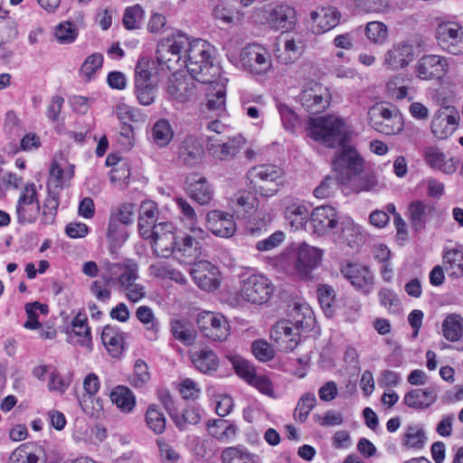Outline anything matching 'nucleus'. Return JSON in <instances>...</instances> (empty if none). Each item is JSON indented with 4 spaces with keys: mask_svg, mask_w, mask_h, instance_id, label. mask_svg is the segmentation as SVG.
I'll use <instances>...</instances> for the list:
<instances>
[{
    "mask_svg": "<svg viewBox=\"0 0 463 463\" xmlns=\"http://www.w3.org/2000/svg\"><path fill=\"white\" fill-rule=\"evenodd\" d=\"M213 46L203 39H190L183 33H177L158 44L156 54L158 62L169 71H177L176 65L183 61L188 72L196 78V81L211 83L213 74Z\"/></svg>",
    "mask_w": 463,
    "mask_h": 463,
    "instance_id": "obj_2",
    "label": "nucleus"
},
{
    "mask_svg": "<svg viewBox=\"0 0 463 463\" xmlns=\"http://www.w3.org/2000/svg\"><path fill=\"white\" fill-rule=\"evenodd\" d=\"M213 14L216 19L222 20L226 24L239 22L242 16L239 10L225 2L218 4L213 8Z\"/></svg>",
    "mask_w": 463,
    "mask_h": 463,
    "instance_id": "obj_56",
    "label": "nucleus"
},
{
    "mask_svg": "<svg viewBox=\"0 0 463 463\" xmlns=\"http://www.w3.org/2000/svg\"><path fill=\"white\" fill-rule=\"evenodd\" d=\"M199 288L206 291L216 289L219 285V270L208 260H199L189 270Z\"/></svg>",
    "mask_w": 463,
    "mask_h": 463,
    "instance_id": "obj_20",
    "label": "nucleus"
},
{
    "mask_svg": "<svg viewBox=\"0 0 463 463\" xmlns=\"http://www.w3.org/2000/svg\"><path fill=\"white\" fill-rule=\"evenodd\" d=\"M31 443H24L15 449L9 457L8 463H38L39 457Z\"/></svg>",
    "mask_w": 463,
    "mask_h": 463,
    "instance_id": "obj_47",
    "label": "nucleus"
},
{
    "mask_svg": "<svg viewBox=\"0 0 463 463\" xmlns=\"http://www.w3.org/2000/svg\"><path fill=\"white\" fill-rule=\"evenodd\" d=\"M284 215L293 227L301 229L310 220L311 213L303 203H292L286 207Z\"/></svg>",
    "mask_w": 463,
    "mask_h": 463,
    "instance_id": "obj_38",
    "label": "nucleus"
},
{
    "mask_svg": "<svg viewBox=\"0 0 463 463\" xmlns=\"http://www.w3.org/2000/svg\"><path fill=\"white\" fill-rule=\"evenodd\" d=\"M39 212L40 204L35 184L33 183L27 184L22 191L16 205L18 222L21 224L34 222Z\"/></svg>",
    "mask_w": 463,
    "mask_h": 463,
    "instance_id": "obj_12",
    "label": "nucleus"
},
{
    "mask_svg": "<svg viewBox=\"0 0 463 463\" xmlns=\"http://www.w3.org/2000/svg\"><path fill=\"white\" fill-rule=\"evenodd\" d=\"M278 110L284 128L290 132H294L300 124L298 115L288 106L282 103L278 105Z\"/></svg>",
    "mask_w": 463,
    "mask_h": 463,
    "instance_id": "obj_63",
    "label": "nucleus"
},
{
    "mask_svg": "<svg viewBox=\"0 0 463 463\" xmlns=\"http://www.w3.org/2000/svg\"><path fill=\"white\" fill-rule=\"evenodd\" d=\"M414 58V44L412 41H402L392 45L384 55V66L392 71L407 67Z\"/></svg>",
    "mask_w": 463,
    "mask_h": 463,
    "instance_id": "obj_16",
    "label": "nucleus"
},
{
    "mask_svg": "<svg viewBox=\"0 0 463 463\" xmlns=\"http://www.w3.org/2000/svg\"><path fill=\"white\" fill-rule=\"evenodd\" d=\"M146 422L148 428L156 434H161L165 430V418L158 407L150 405L146 412Z\"/></svg>",
    "mask_w": 463,
    "mask_h": 463,
    "instance_id": "obj_50",
    "label": "nucleus"
},
{
    "mask_svg": "<svg viewBox=\"0 0 463 463\" xmlns=\"http://www.w3.org/2000/svg\"><path fill=\"white\" fill-rule=\"evenodd\" d=\"M144 17V10L139 5L128 7L123 15V24L128 30H134L139 27Z\"/></svg>",
    "mask_w": 463,
    "mask_h": 463,
    "instance_id": "obj_59",
    "label": "nucleus"
},
{
    "mask_svg": "<svg viewBox=\"0 0 463 463\" xmlns=\"http://www.w3.org/2000/svg\"><path fill=\"white\" fill-rule=\"evenodd\" d=\"M282 169L275 165H255L247 172V187L260 196L271 197L282 184Z\"/></svg>",
    "mask_w": 463,
    "mask_h": 463,
    "instance_id": "obj_4",
    "label": "nucleus"
},
{
    "mask_svg": "<svg viewBox=\"0 0 463 463\" xmlns=\"http://www.w3.org/2000/svg\"><path fill=\"white\" fill-rule=\"evenodd\" d=\"M444 260L452 269V275L460 277L463 275V252L458 250H451L445 253Z\"/></svg>",
    "mask_w": 463,
    "mask_h": 463,
    "instance_id": "obj_64",
    "label": "nucleus"
},
{
    "mask_svg": "<svg viewBox=\"0 0 463 463\" xmlns=\"http://www.w3.org/2000/svg\"><path fill=\"white\" fill-rule=\"evenodd\" d=\"M307 45V40L302 33H296L286 38L284 43V52L278 58L284 64L292 63L298 60Z\"/></svg>",
    "mask_w": 463,
    "mask_h": 463,
    "instance_id": "obj_31",
    "label": "nucleus"
},
{
    "mask_svg": "<svg viewBox=\"0 0 463 463\" xmlns=\"http://www.w3.org/2000/svg\"><path fill=\"white\" fill-rule=\"evenodd\" d=\"M101 340L112 357L118 358L122 354L125 337L124 333L120 332L117 327L106 326L101 333Z\"/></svg>",
    "mask_w": 463,
    "mask_h": 463,
    "instance_id": "obj_32",
    "label": "nucleus"
},
{
    "mask_svg": "<svg viewBox=\"0 0 463 463\" xmlns=\"http://www.w3.org/2000/svg\"><path fill=\"white\" fill-rule=\"evenodd\" d=\"M437 397L438 390L435 386L425 389H412L405 393L403 402L409 408L425 410L437 401Z\"/></svg>",
    "mask_w": 463,
    "mask_h": 463,
    "instance_id": "obj_28",
    "label": "nucleus"
},
{
    "mask_svg": "<svg viewBox=\"0 0 463 463\" xmlns=\"http://www.w3.org/2000/svg\"><path fill=\"white\" fill-rule=\"evenodd\" d=\"M317 295L321 308L328 317L334 316L335 311V291L327 284H320L317 288Z\"/></svg>",
    "mask_w": 463,
    "mask_h": 463,
    "instance_id": "obj_43",
    "label": "nucleus"
},
{
    "mask_svg": "<svg viewBox=\"0 0 463 463\" xmlns=\"http://www.w3.org/2000/svg\"><path fill=\"white\" fill-rule=\"evenodd\" d=\"M443 336L449 342H457L463 334V318L457 314H449L442 323Z\"/></svg>",
    "mask_w": 463,
    "mask_h": 463,
    "instance_id": "obj_41",
    "label": "nucleus"
},
{
    "mask_svg": "<svg viewBox=\"0 0 463 463\" xmlns=\"http://www.w3.org/2000/svg\"><path fill=\"white\" fill-rule=\"evenodd\" d=\"M151 375L148 365L141 359H137L134 365L133 374L129 377V383L135 388H143L149 381Z\"/></svg>",
    "mask_w": 463,
    "mask_h": 463,
    "instance_id": "obj_57",
    "label": "nucleus"
},
{
    "mask_svg": "<svg viewBox=\"0 0 463 463\" xmlns=\"http://www.w3.org/2000/svg\"><path fill=\"white\" fill-rule=\"evenodd\" d=\"M322 251L306 242L299 244L296 249L295 271L300 279H312V271L319 265Z\"/></svg>",
    "mask_w": 463,
    "mask_h": 463,
    "instance_id": "obj_10",
    "label": "nucleus"
},
{
    "mask_svg": "<svg viewBox=\"0 0 463 463\" xmlns=\"http://www.w3.org/2000/svg\"><path fill=\"white\" fill-rule=\"evenodd\" d=\"M206 226L214 235L229 238L236 231V224L232 214L213 210L206 214Z\"/></svg>",
    "mask_w": 463,
    "mask_h": 463,
    "instance_id": "obj_23",
    "label": "nucleus"
},
{
    "mask_svg": "<svg viewBox=\"0 0 463 463\" xmlns=\"http://www.w3.org/2000/svg\"><path fill=\"white\" fill-rule=\"evenodd\" d=\"M435 37L444 52L453 55L463 53V26L457 22L439 23L435 29Z\"/></svg>",
    "mask_w": 463,
    "mask_h": 463,
    "instance_id": "obj_8",
    "label": "nucleus"
},
{
    "mask_svg": "<svg viewBox=\"0 0 463 463\" xmlns=\"http://www.w3.org/2000/svg\"><path fill=\"white\" fill-rule=\"evenodd\" d=\"M427 440L426 433L422 426L419 424L409 425L402 438V445L407 449H420Z\"/></svg>",
    "mask_w": 463,
    "mask_h": 463,
    "instance_id": "obj_42",
    "label": "nucleus"
},
{
    "mask_svg": "<svg viewBox=\"0 0 463 463\" xmlns=\"http://www.w3.org/2000/svg\"><path fill=\"white\" fill-rule=\"evenodd\" d=\"M170 331L175 339L185 345H192L196 337L195 330L185 318L172 319L170 322Z\"/></svg>",
    "mask_w": 463,
    "mask_h": 463,
    "instance_id": "obj_35",
    "label": "nucleus"
},
{
    "mask_svg": "<svg viewBox=\"0 0 463 463\" xmlns=\"http://www.w3.org/2000/svg\"><path fill=\"white\" fill-rule=\"evenodd\" d=\"M117 218L110 217L107 231V237L115 244H121L128 238L127 232Z\"/></svg>",
    "mask_w": 463,
    "mask_h": 463,
    "instance_id": "obj_62",
    "label": "nucleus"
},
{
    "mask_svg": "<svg viewBox=\"0 0 463 463\" xmlns=\"http://www.w3.org/2000/svg\"><path fill=\"white\" fill-rule=\"evenodd\" d=\"M158 83L135 82V94L139 104L149 106L154 103Z\"/></svg>",
    "mask_w": 463,
    "mask_h": 463,
    "instance_id": "obj_52",
    "label": "nucleus"
},
{
    "mask_svg": "<svg viewBox=\"0 0 463 463\" xmlns=\"http://www.w3.org/2000/svg\"><path fill=\"white\" fill-rule=\"evenodd\" d=\"M290 320L293 324V327L299 333L300 330H310L315 323V317L313 312L308 306L298 305L295 306L291 311Z\"/></svg>",
    "mask_w": 463,
    "mask_h": 463,
    "instance_id": "obj_37",
    "label": "nucleus"
},
{
    "mask_svg": "<svg viewBox=\"0 0 463 463\" xmlns=\"http://www.w3.org/2000/svg\"><path fill=\"white\" fill-rule=\"evenodd\" d=\"M195 80L196 78L191 74L176 72L169 79L166 91L173 99L182 103L186 102L195 94Z\"/></svg>",
    "mask_w": 463,
    "mask_h": 463,
    "instance_id": "obj_21",
    "label": "nucleus"
},
{
    "mask_svg": "<svg viewBox=\"0 0 463 463\" xmlns=\"http://www.w3.org/2000/svg\"><path fill=\"white\" fill-rule=\"evenodd\" d=\"M343 276L358 290L369 294L373 287V274L368 267L358 263H347L341 269Z\"/></svg>",
    "mask_w": 463,
    "mask_h": 463,
    "instance_id": "obj_19",
    "label": "nucleus"
},
{
    "mask_svg": "<svg viewBox=\"0 0 463 463\" xmlns=\"http://www.w3.org/2000/svg\"><path fill=\"white\" fill-rule=\"evenodd\" d=\"M449 70L448 59L436 54H425L414 67L416 76L422 80H440Z\"/></svg>",
    "mask_w": 463,
    "mask_h": 463,
    "instance_id": "obj_11",
    "label": "nucleus"
},
{
    "mask_svg": "<svg viewBox=\"0 0 463 463\" xmlns=\"http://www.w3.org/2000/svg\"><path fill=\"white\" fill-rule=\"evenodd\" d=\"M168 71L156 61L142 57L135 68V82L158 83L160 71Z\"/></svg>",
    "mask_w": 463,
    "mask_h": 463,
    "instance_id": "obj_29",
    "label": "nucleus"
},
{
    "mask_svg": "<svg viewBox=\"0 0 463 463\" xmlns=\"http://www.w3.org/2000/svg\"><path fill=\"white\" fill-rule=\"evenodd\" d=\"M102 268L104 269L101 275L103 282L95 280L90 287L91 293L99 301L106 302L111 297V292L107 286L118 287V290H121L139 278L138 265L133 260L128 259L117 263L107 261Z\"/></svg>",
    "mask_w": 463,
    "mask_h": 463,
    "instance_id": "obj_3",
    "label": "nucleus"
},
{
    "mask_svg": "<svg viewBox=\"0 0 463 463\" xmlns=\"http://www.w3.org/2000/svg\"><path fill=\"white\" fill-rule=\"evenodd\" d=\"M257 194H254V192L250 189L249 191L239 192L232 200V208L237 213H239L240 209H242L244 212L248 213L249 211L257 208Z\"/></svg>",
    "mask_w": 463,
    "mask_h": 463,
    "instance_id": "obj_49",
    "label": "nucleus"
},
{
    "mask_svg": "<svg viewBox=\"0 0 463 463\" xmlns=\"http://www.w3.org/2000/svg\"><path fill=\"white\" fill-rule=\"evenodd\" d=\"M59 204L60 202L58 193H55L54 191H52L51 188H49L48 195L43 206L42 222L43 224L53 223Z\"/></svg>",
    "mask_w": 463,
    "mask_h": 463,
    "instance_id": "obj_53",
    "label": "nucleus"
},
{
    "mask_svg": "<svg viewBox=\"0 0 463 463\" xmlns=\"http://www.w3.org/2000/svg\"><path fill=\"white\" fill-rule=\"evenodd\" d=\"M151 137L155 144L160 147L166 146L174 137V131L167 119H158L151 129Z\"/></svg>",
    "mask_w": 463,
    "mask_h": 463,
    "instance_id": "obj_44",
    "label": "nucleus"
},
{
    "mask_svg": "<svg viewBox=\"0 0 463 463\" xmlns=\"http://www.w3.org/2000/svg\"><path fill=\"white\" fill-rule=\"evenodd\" d=\"M241 143V137H228L222 140L216 137H209L207 147L215 159L228 161L239 153Z\"/></svg>",
    "mask_w": 463,
    "mask_h": 463,
    "instance_id": "obj_25",
    "label": "nucleus"
},
{
    "mask_svg": "<svg viewBox=\"0 0 463 463\" xmlns=\"http://www.w3.org/2000/svg\"><path fill=\"white\" fill-rule=\"evenodd\" d=\"M226 91L223 87L214 89L206 94V107L209 110L219 111L224 109Z\"/></svg>",
    "mask_w": 463,
    "mask_h": 463,
    "instance_id": "obj_61",
    "label": "nucleus"
},
{
    "mask_svg": "<svg viewBox=\"0 0 463 463\" xmlns=\"http://www.w3.org/2000/svg\"><path fill=\"white\" fill-rule=\"evenodd\" d=\"M196 323L203 337L214 342H223L230 335V326L223 315L203 311L197 315Z\"/></svg>",
    "mask_w": 463,
    "mask_h": 463,
    "instance_id": "obj_7",
    "label": "nucleus"
},
{
    "mask_svg": "<svg viewBox=\"0 0 463 463\" xmlns=\"http://www.w3.org/2000/svg\"><path fill=\"white\" fill-rule=\"evenodd\" d=\"M175 250L181 261L186 264H194L202 255V245L194 236L189 234L176 239Z\"/></svg>",
    "mask_w": 463,
    "mask_h": 463,
    "instance_id": "obj_30",
    "label": "nucleus"
},
{
    "mask_svg": "<svg viewBox=\"0 0 463 463\" xmlns=\"http://www.w3.org/2000/svg\"><path fill=\"white\" fill-rule=\"evenodd\" d=\"M422 156L425 163L431 168L441 171L444 174H454L460 162L455 157H447V156L437 146H426L422 151Z\"/></svg>",
    "mask_w": 463,
    "mask_h": 463,
    "instance_id": "obj_24",
    "label": "nucleus"
},
{
    "mask_svg": "<svg viewBox=\"0 0 463 463\" xmlns=\"http://www.w3.org/2000/svg\"><path fill=\"white\" fill-rule=\"evenodd\" d=\"M37 311L46 315L49 312V307L46 304H42L38 301L27 303L25 305V312L28 317L24 326L25 328L36 330L41 327L42 325L38 320Z\"/></svg>",
    "mask_w": 463,
    "mask_h": 463,
    "instance_id": "obj_51",
    "label": "nucleus"
},
{
    "mask_svg": "<svg viewBox=\"0 0 463 463\" xmlns=\"http://www.w3.org/2000/svg\"><path fill=\"white\" fill-rule=\"evenodd\" d=\"M110 399L123 412H130L136 405L134 393L124 385L115 387L110 393Z\"/></svg>",
    "mask_w": 463,
    "mask_h": 463,
    "instance_id": "obj_39",
    "label": "nucleus"
},
{
    "mask_svg": "<svg viewBox=\"0 0 463 463\" xmlns=\"http://www.w3.org/2000/svg\"><path fill=\"white\" fill-rule=\"evenodd\" d=\"M299 336L300 333L293 327L290 320L279 321L270 330V338L284 352L293 351L299 343Z\"/></svg>",
    "mask_w": 463,
    "mask_h": 463,
    "instance_id": "obj_17",
    "label": "nucleus"
},
{
    "mask_svg": "<svg viewBox=\"0 0 463 463\" xmlns=\"http://www.w3.org/2000/svg\"><path fill=\"white\" fill-rule=\"evenodd\" d=\"M309 136L328 147H340L332 159L333 169L339 176H326L314 190V195L317 198H327L335 193L339 183L360 175L363 172L364 161L356 149L348 144L349 137L341 118L326 116L313 119Z\"/></svg>",
    "mask_w": 463,
    "mask_h": 463,
    "instance_id": "obj_1",
    "label": "nucleus"
},
{
    "mask_svg": "<svg viewBox=\"0 0 463 463\" xmlns=\"http://www.w3.org/2000/svg\"><path fill=\"white\" fill-rule=\"evenodd\" d=\"M317 399L314 393H304L298 402L294 417L300 422L306 421L311 410L316 406Z\"/></svg>",
    "mask_w": 463,
    "mask_h": 463,
    "instance_id": "obj_55",
    "label": "nucleus"
},
{
    "mask_svg": "<svg viewBox=\"0 0 463 463\" xmlns=\"http://www.w3.org/2000/svg\"><path fill=\"white\" fill-rule=\"evenodd\" d=\"M407 216L411 229L420 232L428 222L439 216V211L434 203L418 200L409 204Z\"/></svg>",
    "mask_w": 463,
    "mask_h": 463,
    "instance_id": "obj_13",
    "label": "nucleus"
},
{
    "mask_svg": "<svg viewBox=\"0 0 463 463\" xmlns=\"http://www.w3.org/2000/svg\"><path fill=\"white\" fill-rule=\"evenodd\" d=\"M371 126L380 133L384 135H397L403 128V118H395L385 120H378V118H370Z\"/></svg>",
    "mask_w": 463,
    "mask_h": 463,
    "instance_id": "obj_48",
    "label": "nucleus"
},
{
    "mask_svg": "<svg viewBox=\"0 0 463 463\" xmlns=\"http://www.w3.org/2000/svg\"><path fill=\"white\" fill-rule=\"evenodd\" d=\"M185 186L190 197L202 205L210 203L213 198L212 187L207 179L196 173L187 175Z\"/></svg>",
    "mask_w": 463,
    "mask_h": 463,
    "instance_id": "obj_26",
    "label": "nucleus"
},
{
    "mask_svg": "<svg viewBox=\"0 0 463 463\" xmlns=\"http://www.w3.org/2000/svg\"><path fill=\"white\" fill-rule=\"evenodd\" d=\"M365 34L370 42L382 44L388 38V29L383 23L373 21L366 24Z\"/></svg>",
    "mask_w": 463,
    "mask_h": 463,
    "instance_id": "obj_58",
    "label": "nucleus"
},
{
    "mask_svg": "<svg viewBox=\"0 0 463 463\" xmlns=\"http://www.w3.org/2000/svg\"><path fill=\"white\" fill-rule=\"evenodd\" d=\"M193 363L200 372L207 373L217 370L219 360L213 351L203 349L194 354Z\"/></svg>",
    "mask_w": 463,
    "mask_h": 463,
    "instance_id": "obj_45",
    "label": "nucleus"
},
{
    "mask_svg": "<svg viewBox=\"0 0 463 463\" xmlns=\"http://www.w3.org/2000/svg\"><path fill=\"white\" fill-rule=\"evenodd\" d=\"M459 114L455 107L440 108L431 121V132L439 139H445L456 130Z\"/></svg>",
    "mask_w": 463,
    "mask_h": 463,
    "instance_id": "obj_15",
    "label": "nucleus"
},
{
    "mask_svg": "<svg viewBox=\"0 0 463 463\" xmlns=\"http://www.w3.org/2000/svg\"><path fill=\"white\" fill-rule=\"evenodd\" d=\"M266 20L275 30H288L296 23V11L288 5H278L267 11Z\"/></svg>",
    "mask_w": 463,
    "mask_h": 463,
    "instance_id": "obj_27",
    "label": "nucleus"
},
{
    "mask_svg": "<svg viewBox=\"0 0 463 463\" xmlns=\"http://www.w3.org/2000/svg\"><path fill=\"white\" fill-rule=\"evenodd\" d=\"M176 155L179 165L194 167L203 161L204 150L201 141L196 137L187 136L179 144Z\"/></svg>",
    "mask_w": 463,
    "mask_h": 463,
    "instance_id": "obj_18",
    "label": "nucleus"
},
{
    "mask_svg": "<svg viewBox=\"0 0 463 463\" xmlns=\"http://www.w3.org/2000/svg\"><path fill=\"white\" fill-rule=\"evenodd\" d=\"M342 217L333 206L321 205L313 210L310 222L315 232L318 233L334 232Z\"/></svg>",
    "mask_w": 463,
    "mask_h": 463,
    "instance_id": "obj_22",
    "label": "nucleus"
},
{
    "mask_svg": "<svg viewBox=\"0 0 463 463\" xmlns=\"http://www.w3.org/2000/svg\"><path fill=\"white\" fill-rule=\"evenodd\" d=\"M272 220L273 215L270 213L260 210L248 222L246 232L251 236H260L268 231Z\"/></svg>",
    "mask_w": 463,
    "mask_h": 463,
    "instance_id": "obj_40",
    "label": "nucleus"
},
{
    "mask_svg": "<svg viewBox=\"0 0 463 463\" xmlns=\"http://www.w3.org/2000/svg\"><path fill=\"white\" fill-rule=\"evenodd\" d=\"M158 209L155 203L144 202L140 205L138 217V231L142 238L146 235L152 227L156 225Z\"/></svg>",
    "mask_w": 463,
    "mask_h": 463,
    "instance_id": "obj_33",
    "label": "nucleus"
},
{
    "mask_svg": "<svg viewBox=\"0 0 463 463\" xmlns=\"http://www.w3.org/2000/svg\"><path fill=\"white\" fill-rule=\"evenodd\" d=\"M221 458L222 463H257L256 456L242 447L224 449Z\"/></svg>",
    "mask_w": 463,
    "mask_h": 463,
    "instance_id": "obj_46",
    "label": "nucleus"
},
{
    "mask_svg": "<svg viewBox=\"0 0 463 463\" xmlns=\"http://www.w3.org/2000/svg\"><path fill=\"white\" fill-rule=\"evenodd\" d=\"M310 18L322 32H326L338 24L340 14L335 7H323L311 12Z\"/></svg>",
    "mask_w": 463,
    "mask_h": 463,
    "instance_id": "obj_34",
    "label": "nucleus"
},
{
    "mask_svg": "<svg viewBox=\"0 0 463 463\" xmlns=\"http://www.w3.org/2000/svg\"><path fill=\"white\" fill-rule=\"evenodd\" d=\"M143 239L150 241L156 256L168 257L175 250L177 237L174 233L173 223L162 222L153 226Z\"/></svg>",
    "mask_w": 463,
    "mask_h": 463,
    "instance_id": "obj_9",
    "label": "nucleus"
},
{
    "mask_svg": "<svg viewBox=\"0 0 463 463\" xmlns=\"http://www.w3.org/2000/svg\"><path fill=\"white\" fill-rule=\"evenodd\" d=\"M338 222V228L335 230L334 233L339 234L343 242L353 248L361 236L360 227L354 224L351 218L346 216H343Z\"/></svg>",
    "mask_w": 463,
    "mask_h": 463,
    "instance_id": "obj_36",
    "label": "nucleus"
},
{
    "mask_svg": "<svg viewBox=\"0 0 463 463\" xmlns=\"http://www.w3.org/2000/svg\"><path fill=\"white\" fill-rule=\"evenodd\" d=\"M273 290L272 282L262 274H250L241 281V296L251 304L261 305L268 302Z\"/></svg>",
    "mask_w": 463,
    "mask_h": 463,
    "instance_id": "obj_5",
    "label": "nucleus"
},
{
    "mask_svg": "<svg viewBox=\"0 0 463 463\" xmlns=\"http://www.w3.org/2000/svg\"><path fill=\"white\" fill-rule=\"evenodd\" d=\"M327 90L317 82H311L299 95L301 105L311 114L323 112L329 104Z\"/></svg>",
    "mask_w": 463,
    "mask_h": 463,
    "instance_id": "obj_14",
    "label": "nucleus"
},
{
    "mask_svg": "<svg viewBox=\"0 0 463 463\" xmlns=\"http://www.w3.org/2000/svg\"><path fill=\"white\" fill-rule=\"evenodd\" d=\"M240 62L246 71L252 75H265L272 68L269 52L260 44H250L240 53Z\"/></svg>",
    "mask_w": 463,
    "mask_h": 463,
    "instance_id": "obj_6",
    "label": "nucleus"
},
{
    "mask_svg": "<svg viewBox=\"0 0 463 463\" xmlns=\"http://www.w3.org/2000/svg\"><path fill=\"white\" fill-rule=\"evenodd\" d=\"M201 420V414L199 409L196 407H188L184 409L182 413L176 412L173 416V421L180 430H184L188 424H197Z\"/></svg>",
    "mask_w": 463,
    "mask_h": 463,
    "instance_id": "obj_54",
    "label": "nucleus"
},
{
    "mask_svg": "<svg viewBox=\"0 0 463 463\" xmlns=\"http://www.w3.org/2000/svg\"><path fill=\"white\" fill-rule=\"evenodd\" d=\"M232 364L240 377L249 383H252L256 377V372L254 366L249 361L241 357H232Z\"/></svg>",
    "mask_w": 463,
    "mask_h": 463,
    "instance_id": "obj_60",
    "label": "nucleus"
}]
</instances>
